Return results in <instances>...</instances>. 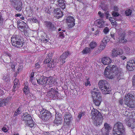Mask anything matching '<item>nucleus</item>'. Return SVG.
Masks as SVG:
<instances>
[{
	"instance_id": "f257e3e1",
	"label": "nucleus",
	"mask_w": 135,
	"mask_h": 135,
	"mask_svg": "<svg viewBox=\"0 0 135 135\" xmlns=\"http://www.w3.org/2000/svg\"><path fill=\"white\" fill-rule=\"evenodd\" d=\"M91 118L94 120V124L96 126L102 124L103 118L100 113L97 110L93 108L90 113Z\"/></svg>"
},
{
	"instance_id": "f03ea898",
	"label": "nucleus",
	"mask_w": 135,
	"mask_h": 135,
	"mask_svg": "<svg viewBox=\"0 0 135 135\" xmlns=\"http://www.w3.org/2000/svg\"><path fill=\"white\" fill-rule=\"evenodd\" d=\"M114 135H124L125 128L122 123L118 122L115 123L113 128Z\"/></svg>"
},
{
	"instance_id": "7ed1b4c3",
	"label": "nucleus",
	"mask_w": 135,
	"mask_h": 135,
	"mask_svg": "<svg viewBox=\"0 0 135 135\" xmlns=\"http://www.w3.org/2000/svg\"><path fill=\"white\" fill-rule=\"evenodd\" d=\"M134 96L128 93L126 95L124 99V104L127 105L131 110H135V104L133 100Z\"/></svg>"
},
{
	"instance_id": "20e7f679",
	"label": "nucleus",
	"mask_w": 135,
	"mask_h": 135,
	"mask_svg": "<svg viewBox=\"0 0 135 135\" xmlns=\"http://www.w3.org/2000/svg\"><path fill=\"white\" fill-rule=\"evenodd\" d=\"M98 86L103 94L106 95L110 92L111 89L108 82L106 80H100L98 82Z\"/></svg>"
},
{
	"instance_id": "39448f33",
	"label": "nucleus",
	"mask_w": 135,
	"mask_h": 135,
	"mask_svg": "<svg viewBox=\"0 0 135 135\" xmlns=\"http://www.w3.org/2000/svg\"><path fill=\"white\" fill-rule=\"evenodd\" d=\"M21 119L25 122V123L26 126L30 127L34 126L35 124V122L33 120L30 115L27 113L23 114Z\"/></svg>"
},
{
	"instance_id": "423d86ee",
	"label": "nucleus",
	"mask_w": 135,
	"mask_h": 135,
	"mask_svg": "<svg viewBox=\"0 0 135 135\" xmlns=\"http://www.w3.org/2000/svg\"><path fill=\"white\" fill-rule=\"evenodd\" d=\"M11 41L12 45L17 48L22 47L24 43L23 40L17 35L12 37Z\"/></svg>"
},
{
	"instance_id": "0eeeda50",
	"label": "nucleus",
	"mask_w": 135,
	"mask_h": 135,
	"mask_svg": "<svg viewBox=\"0 0 135 135\" xmlns=\"http://www.w3.org/2000/svg\"><path fill=\"white\" fill-rule=\"evenodd\" d=\"M116 68L114 65L108 66L105 70V76L106 77L112 79L113 78V73L116 71Z\"/></svg>"
},
{
	"instance_id": "6e6552de",
	"label": "nucleus",
	"mask_w": 135,
	"mask_h": 135,
	"mask_svg": "<svg viewBox=\"0 0 135 135\" xmlns=\"http://www.w3.org/2000/svg\"><path fill=\"white\" fill-rule=\"evenodd\" d=\"M51 116L50 112L45 109H43L40 112V118L44 121L48 120Z\"/></svg>"
},
{
	"instance_id": "1a4fd4ad",
	"label": "nucleus",
	"mask_w": 135,
	"mask_h": 135,
	"mask_svg": "<svg viewBox=\"0 0 135 135\" xmlns=\"http://www.w3.org/2000/svg\"><path fill=\"white\" fill-rule=\"evenodd\" d=\"M56 88H55L54 86L49 90L48 95L50 98L52 99L54 97L55 98L57 97L59 93L56 90Z\"/></svg>"
},
{
	"instance_id": "9d476101",
	"label": "nucleus",
	"mask_w": 135,
	"mask_h": 135,
	"mask_svg": "<svg viewBox=\"0 0 135 135\" xmlns=\"http://www.w3.org/2000/svg\"><path fill=\"white\" fill-rule=\"evenodd\" d=\"M70 54V53L69 51L65 52L63 53L57 60H56V61L57 63H58L59 61H61L62 64L65 63V60L66 59Z\"/></svg>"
},
{
	"instance_id": "9b49d317",
	"label": "nucleus",
	"mask_w": 135,
	"mask_h": 135,
	"mask_svg": "<svg viewBox=\"0 0 135 135\" xmlns=\"http://www.w3.org/2000/svg\"><path fill=\"white\" fill-rule=\"evenodd\" d=\"M62 121V118L61 114L58 112L56 113L55 119L54 120V123L58 126L61 124Z\"/></svg>"
},
{
	"instance_id": "f8f14e48",
	"label": "nucleus",
	"mask_w": 135,
	"mask_h": 135,
	"mask_svg": "<svg viewBox=\"0 0 135 135\" xmlns=\"http://www.w3.org/2000/svg\"><path fill=\"white\" fill-rule=\"evenodd\" d=\"M71 118V114L69 112H67L65 113L64 115V125H69V124Z\"/></svg>"
},
{
	"instance_id": "ddd939ff",
	"label": "nucleus",
	"mask_w": 135,
	"mask_h": 135,
	"mask_svg": "<svg viewBox=\"0 0 135 135\" xmlns=\"http://www.w3.org/2000/svg\"><path fill=\"white\" fill-rule=\"evenodd\" d=\"M111 129V127L109 125L106 123H105L104 127L102 129V134L103 135H108L109 130Z\"/></svg>"
},
{
	"instance_id": "4468645a",
	"label": "nucleus",
	"mask_w": 135,
	"mask_h": 135,
	"mask_svg": "<svg viewBox=\"0 0 135 135\" xmlns=\"http://www.w3.org/2000/svg\"><path fill=\"white\" fill-rule=\"evenodd\" d=\"M66 23L70 28L72 27L75 25V20L74 17L72 16H69L67 17Z\"/></svg>"
},
{
	"instance_id": "2eb2a0df",
	"label": "nucleus",
	"mask_w": 135,
	"mask_h": 135,
	"mask_svg": "<svg viewBox=\"0 0 135 135\" xmlns=\"http://www.w3.org/2000/svg\"><path fill=\"white\" fill-rule=\"evenodd\" d=\"M123 53V51L122 49L119 48H116L113 50L111 56L113 57H116L119 55L122 54Z\"/></svg>"
},
{
	"instance_id": "dca6fc26",
	"label": "nucleus",
	"mask_w": 135,
	"mask_h": 135,
	"mask_svg": "<svg viewBox=\"0 0 135 135\" xmlns=\"http://www.w3.org/2000/svg\"><path fill=\"white\" fill-rule=\"evenodd\" d=\"M127 64V68L129 71H132L134 69L135 67L134 60L133 59L128 61Z\"/></svg>"
},
{
	"instance_id": "f3484780",
	"label": "nucleus",
	"mask_w": 135,
	"mask_h": 135,
	"mask_svg": "<svg viewBox=\"0 0 135 135\" xmlns=\"http://www.w3.org/2000/svg\"><path fill=\"white\" fill-rule=\"evenodd\" d=\"M54 13L55 17L58 19L62 17L63 15V12L59 8L55 9Z\"/></svg>"
},
{
	"instance_id": "a211bd4d",
	"label": "nucleus",
	"mask_w": 135,
	"mask_h": 135,
	"mask_svg": "<svg viewBox=\"0 0 135 135\" xmlns=\"http://www.w3.org/2000/svg\"><path fill=\"white\" fill-rule=\"evenodd\" d=\"M99 91V90L98 88H94L91 90V93L92 97L93 99L94 98H98V97H101Z\"/></svg>"
},
{
	"instance_id": "6ab92c4d",
	"label": "nucleus",
	"mask_w": 135,
	"mask_h": 135,
	"mask_svg": "<svg viewBox=\"0 0 135 135\" xmlns=\"http://www.w3.org/2000/svg\"><path fill=\"white\" fill-rule=\"evenodd\" d=\"M47 78L41 76L37 80V83L40 85L45 86L47 83Z\"/></svg>"
},
{
	"instance_id": "aec40b11",
	"label": "nucleus",
	"mask_w": 135,
	"mask_h": 135,
	"mask_svg": "<svg viewBox=\"0 0 135 135\" xmlns=\"http://www.w3.org/2000/svg\"><path fill=\"white\" fill-rule=\"evenodd\" d=\"M45 25L49 31H52L56 29V28L54 24L50 22H46Z\"/></svg>"
},
{
	"instance_id": "412c9836",
	"label": "nucleus",
	"mask_w": 135,
	"mask_h": 135,
	"mask_svg": "<svg viewBox=\"0 0 135 135\" xmlns=\"http://www.w3.org/2000/svg\"><path fill=\"white\" fill-rule=\"evenodd\" d=\"M104 22V20L102 19L97 20L95 22L97 26L99 28H102L105 26Z\"/></svg>"
},
{
	"instance_id": "4be33fe9",
	"label": "nucleus",
	"mask_w": 135,
	"mask_h": 135,
	"mask_svg": "<svg viewBox=\"0 0 135 135\" xmlns=\"http://www.w3.org/2000/svg\"><path fill=\"white\" fill-rule=\"evenodd\" d=\"M102 63L104 65H107L110 63L112 60L109 57H104L102 59Z\"/></svg>"
},
{
	"instance_id": "5701e85b",
	"label": "nucleus",
	"mask_w": 135,
	"mask_h": 135,
	"mask_svg": "<svg viewBox=\"0 0 135 135\" xmlns=\"http://www.w3.org/2000/svg\"><path fill=\"white\" fill-rule=\"evenodd\" d=\"M122 114L127 117L126 119L132 118L133 116L131 113L129 112L126 109L123 110Z\"/></svg>"
},
{
	"instance_id": "b1692460",
	"label": "nucleus",
	"mask_w": 135,
	"mask_h": 135,
	"mask_svg": "<svg viewBox=\"0 0 135 135\" xmlns=\"http://www.w3.org/2000/svg\"><path fill=\"white\" fill-rule=\"evenodd\" d=\"M47 79L46 84L49 85L50 86V85L51 86L54 84L55 81V80L56 79H54L51 77H50L49 78H47Z\"/></svg>"
},
{
	"instance_id": "393cba45",
	"label": "nucleus",
	"mask_w": 135,
	"mask_h": 135,
	"mask_svg": "<svg viewBox=\"0 0 135 135\" xmlns=\"http://www.w3.org/2000/svg\"><path fill=\"white\" fill-rule=\"evenodd\" d=\"M125 34L122 33L119 35V37L118 38L117 41L119 43L126 42L127 41L126 39H124Z\"/></svg>"
},
{
	"instance_id": "a878e982",
	"label": "nucleus",
	"mask_w": 135,
	"mask_h": 135,
	"mask_svg": "<svg viewBox=\"0 0 135 135\" xmlns=\"http://www.w3.org/2000/svg\"><path fill=\"white\" fill-rule=\"evenodd\" d=\"M14 8L18 11H20L22 9V1H20L18 3L13 6Z\"/></svg>"
},
{
	"instance_id": "bb28decb",
	"label": "nucleus",
	"mask_w": 135,
	"mask_h": 135,
	"mask_svg": "<svg viewBox=\"0 0 135 135\" xmlns=\"http://www.w3.org/2000/svg\"><path fill=\"white\" fill-rule=\"evenodd\" d=\"M57 4L62 9H64L65 8V4L64 0H57Z\"/></svg>"
},
{
	"instance_id": "cd10ccee",
	"label": "nucleus",
	"mask_w": 135,
	"mask_h": 135,
	"mask_svg": "<svg viewBox=\"0 0 135 135\" xmlns=\"http://www.w3.org/2000/svg\"><path fill=\"white\" fill-rule=\"evenodd\" d=\"M18 27L20 30L24 32L25 34H26L27 30L28 28V26H23L20 25Z\"/></svg>"
},
{
	"instance_id": "c85d7f7f",
	"label": "nucleus",
	"mask_w": 135,
	"mask_h": 135,
	"mask_svg": "<svg viewBox=\"0 0 135 135\" xmlns=\"http://www.w3.org/2000/svg\"><path fill=\"white\" fill-rule=\"evenodd\" d=\"M97 98H94L93 100L95 105L98 106L100 105L102 100L101 97Z\"/></svg>"
},
{
	"instance_id": "c756f323",
	"label": "nucleus",
	"mask_w": 135,
	"mask_h": 135,
	"mask_svg": "<svg viewBox=\"0 0 135 135\" xmlns=\"http://www.w3.org/2000/svg\"><path fill=\"white\" fill-rule=\"evenodd\" d=\"M112 15L114 17V20L116 21H119V19L117 18V17L119 15V14L118 13L115 11H113L112 12Z\"/></svg>"
},
{
	"instance_id": "7c9ffc66",
	"label": "nucleus",
	"mask_w": 135,
	"mask_h": 135,
	"mask_svg": "<svg viewBox=\"0 0 135 135\" xmlns=\"http://www.w3.org/2000/svg\"><path fill=\"white\" fill-rule=\"evenodd\" d=\"M8 99H3L0 100V107H2L6 105V103H8Z\"/></svg>"
},
{
	"instance_id": "2f4dec72",
	"label": "nucleus",
	"mask_w": 135,
	"mask_h": 135,
	"mask_svg": "<svg viewBox=\"0 0 135 135\" xmlns=\"http://www.w3.org/2000/svg\"><path fill=\"white\" fill-rule=\"evenodd\" d=\"M91 52V49L90 47H85L82 51V53L84 54L89 53Z\"/></svg>"
},
{
	"instance_id": "473e14b6",
	"label": "nucleus",
	"mask_w": 135,
	"mask_h": 135,
	"mask_svg": "<svg viewBox=\"0 0 135 135\" xmlns=\"http://www.w3.org/2000/svg\"><path fill=\"white\" fill-rule=\"evenodd\" d=\"M85 114V112H79L78 114L77 118L76 119L77 120L78 122L79 121L81 118V117L84 115Z\"/></svg>"
},
{
	"instance_id": "72a5a7b5",
	"label": "nucleus",
	"mask_w": 135,
	"mask_h": 135,
	"mask_svg": "<svg viewBox=\"0 0 135 135\" xmlns=\"http://www.w3.org/2000/svg\"><path fill=\"white\" fill-rule=\"evenodd\" d=\"M2 80L5 82L8 83L9 82V77L8 75H4L2 78Z\"/></svg>"
},
{
	"instance_id": "f704fd0d",
	"label": "nucleus",
	"mask_w": 135,
	"mask_h": 135,
	"mask_svg": "<svg viewBox=\"0 0 135 135\" xmlns=\"http://www.w3.org/2000/svg\"><path fill=\"white\" fill-rule=\"evenodd\" d=\"M96 43L94 42H91L89 44V46L91 49H93L97 46Z\"/></svg>"
},
{
	"instance_id": "c9c22d12",
	"label": "nucleus",
	"mask_w": 135,
	"mask_h": 135,
	"mask_svg": "<svg viewBox=\"0 0 135 135\" xmlns=\"http://www.w3.org/2000/svg\"><path fill=\"white\" fill-rule=\"evenodd\" d=\"M23 91L25 94H27L29 93V90L27 86H25L23 88Z\"/></svg>"
},
{
	"instance_id": "e433bc0d",
	"label": "nucleus",
	"mask_w": 135,
	"mask_h": 135,
	"mask_svg": "<svg viewBox=\"0 0 135 135\" xmlns=\"http://www.w3.org/2000/svg\"><path fill=\"white\" fill-rule=\"evenodd\" d=\"M20 1H21V0H10L11 4L12 6H13L18 3Z\"/></svg>"
},
{
	"instance_id": "4c0bfd02",
	"label": "nucleus",
	"mask_w": 135,
	"mask_h": 135,
	"mask_svg": "<svg viewBox=\"0 0 135 135\" xmlns=\"http://www.w3.org/2000/svg\"><path fill=\"white\" fill-rule=\"evenodd\" d=\"M132 118H129V119H126L125 120V121L126 122V124L128 126L130 125L131 123H132L133 122V120H131V119Z\"/></svg>"
},
{
	"instance_id": "58836bf2",
	"label": "nucleus",
	"mask_w": 135,
	"mask_h": 135,
	"mask_svg": "<svg viewBox=\"0 0 135 135\" xmlns=\"http://www.w3.org/2000/svg\"><path fill=\"white\" fill-rule=\"evenodd\" d=\"M19 83L18 80L17 79H15L13 83L14 85L13 86V88H16L18 86V84Z\"/></svg>"
},
{
	"instance_id": "ea45409f",
	"label": "nucleus",
	"mask_w": 135,
	"mask_h": 135,
	"mask_svg": "<svg viewBox=\"0 0 135 135\" xmlns=\"http://www.w3.org/2000/svg\"><path fill=\"white\" fill-rule=\"evenodd\" d=\"M56 66V64L54 65V62H52V61L50 62L48 64V67L50 68H54Z\"/></svg>"
},
{
	"instance_id": "a19ab883",
	"label": "nucleus",
	"mask_w": 135,
	"mask_h": 135,
	"mask_svg": "<svg viewBox=\"0 0 135 135\" xmlns=\"http://www.w3.org/2000/svg\"><path fill=\"white\" fill-rule=\"evenodd\" d=\"M15 64L13 62H10L9 63V65L11 67L12 69L14 71L15 70Z\"/></svg>"
},
{
	"instance_id": "79ce46f5",
	"label": "nucleus",
	"mask_w": 135,
	"mask_h": 135,
	"mask_svg": "<svg viewBox=\"0 0 135 135\" xmlns=\"http://www.w3.org/2000/svg\"><path fill=\"white\" fill-rule=\"evenodd\" d=\"M86 80L85 82V85L86 86H90L91 84H90V81L89 80V78H86Z\"/></svg>"
},
{
	"instance_id": "37998d69",
	"label": "nucleus",
	"mask_w": 135,
	"mask_h": 135,
	"mask_svg": "<svg viewBox=\"0 0 135 135\" xmlns=\"http://www.w3.org/2000/svg\"><path fill=\"white\" fill-rule=\"evenodd\" d=\"M109 40V38L107 36H105L104 37L102 41L105 43L107 44V42H108Z\"/></svg>"
},
{
	"instance_id": "c03bdc74",
	"label": "nucleus",
	"mask_w": 135,
	"mask_h": 135,
	"mask_svg": "<svg viewBox=\"0 0 135 135\" xmlns=\"http://www.w3.org/2000/svg\"><path fill=\"white\" fill-rule=\"evenodd\" d=\"M132 13V12L131 10L130 9L126 10L125 12V14L127 16H129L131 15Z\"/></svg>"
},
{
	"instance_id": "a18cd8bd",
	"label": "nucleus",
	"mask_w": 135,
	"mask_h": 135,
	"mask_svg": "<svg viewBox=\"0 0 135 135\" xmlns=\"http://www.w3.org/2000/svg\"><path fill=\"white\" fill-rule=\"evenodd\" d=\"M59 36L60 38H62L64 37V35L62 31H61L59 33Z\"/></svg>"
},
{
	"instance_id": "49530a36",
	"label": "nucleus",
	"mask_w": 135,
	"mask_h": 135,
	"mask_svg": "<svg viewBox=\"0 0 135 135\" xmlns=\"http://www.w3.org/2000/svg\"><path fill=\"white\" fill-rule=\"evenodd\" d=\"M50 60L49 57H48L46 59H45L44 61V63L45 64L48 63L49 64L50 62Z\"/></svg>"
},
{
	"instance_id": "de8ad7c7",
	"label": "nucleus",
	"mask_w": 135,
	"mask_h": 135,
	"mask_svg": "<svg viewBox=\"0 0 135 135\" xmlns=\"http://www.w3.org/2000/svg\"><path fill=\"white\" fill-rule=\"evenodd\" d=\"M30 20L32 21L33 22L35 23L37 22L38 20L36 19L35 17H32L30 18Z\"/></svg>"
},
{
	"instance_id": "09e8293b",
	"label": "nucleus",
	"mask_w": 135,
	"mask_h": 135,
	"mask_svg": "<svg viewBox=\"0 0 135 135\" xmlns=\"http://www.w3.org/2000/svg\"><path fill=\"white\" fill-rule=\"evenodd\" d=\"M133 123H131L129 126V127H131L132 129L134 128L135 127V122L133 121Z\"/></svg>"
},
{
	"instance_id": "8fccbe9b",
	"label": "nucleus",
	"mask_w": 135,
	"mask_h": 135,
	"mask_svg": "<svg viewBox=\"0 0 135 135\" xmlns=\"http://www.w3.org/2000/svg\"><path fill=\"white\" fill-rule=\"evenodd\" d=\"M109 30L108 28L107 27H105L103 30L105 34H107L109 32Z\"/></svg>"
},
{
	"instance_id": "3c124183",
	"label": "nucleus",
	"mask_w": 135,
	"mask_h": 135,
	"mask_svg": "<svg viewBox=\"0 0 135 135\" xmlns=\"http://www.w3.org/2000/svg\"><path fill=\"white\" fill-rule=\"evenodd\" d=\"M3 18L2 15H0V26L3 24Z\"/></svg>"
},
{
	"instance_id": "603ef678",
	"label": "nucleus",
	"mask_w": 135,
	"mask_h": 135,
	"mask_svg": "<svg viewBox=\"0 0 135 135\" xmlns=\"http://www.w3.org/2000/svg\"><path fill=\"white\" fill-rule=\"evenodd\" d=\"M40 63V62H38L36 63L35 65V67L36 68L38 69L41 67Z\"/></svg>"
},
{
	"instance_id": "864d4df0",
	"label": "nucleus",
	"mask_w": 135,
	"mask_h": 135,
	"mask_svg": "<svg viewBox=\"0 0 135 135\" xmlns=\"http://www.w3.org/2000/svg\"><path fill=\"white\" fill-rule=\"evenodd\" d=\"M98 14L99 16L101 18H103L104 16V14L103 13H102L101 12L99 11L98 12Z\"/></svg>"
},
{
	"instance_id": "5fc2aeb1",
	"label": "nucleus",
	"mask_w": 135,
	"mask_h": 135,
	"mask_svg": "<svg viewBox=\"0 0 135 135\" xmlns=\"http://www.w3.org/2000/svg\"><path fill=\"white\" fill-rule=\"evenodd\" d=\"M124 49L126 51V53H129L130 49L129 47H127V46H125L124 47Z\"/></svg>"
},
{
	"instance_id": "6e6d98bb",
	"label": "nucleus",
	"mask_w": 135,
	"mask_h": 135,
	"mask_svg": "<svg viewBox=\"0 0 135 135\" xmlns=\"http://www.w3.org/2000/svg\"><path fill=\"white\" fill-rule=\"evenodd\" d=\"M123 75V74L122 73H117V76H118V78L119 79L122 78Z\"/></svg>"
},
{
	"instance_id": "4d7b16f0",
	"label": "nucleus",
	"mask_w": 135,
	"mask_h": 135,
	"mask_svg": "<svg viewBox=\"0 0 135 135\" xmlns=\"http://www.w3.org/2000/svg\"><path fill=\"white\" fill-rule=\"evenodd\" d=\"M115 34L113 33L112 32L110 33V35L111 37L114 40L115 39Z\"/></svg>"
},
{
	"instance_id": "13d9d810",
	"label": "nucleus",
	"mask_w": 135,
	"mask_h": 135,
	"mask_svg": "<svg viewBox=\"0 0 135 135\" xmlns=\"http://www.w3.org/2000/svg\"><path fill=\"white\" fill-rule=\"evenodd\" d=\"M119 105H123V100L122 99H120L119 100Z\"/></svg>"
},
{
	"instance_id": "bf43d9fd",
	"label": "nucleus",
	"mask_w": 135,
	"mask_h": 135,
	"mask_svg": "<svg viewBox=\"0 0 135 135\" xmlns=\"http://www.w3.org/2000/svg\"><path fill=\"white\" fill-rule=\"evenodd\" d=\"M4 54L6 56H8L9 57L10 59H11V57H12V55L10 53L7 52H5Z\"/></svg>"
},
{
	"instance_id": "052dcab7",
	"label": "nucleus",
	"mask_w": 135,
	"mask_h": 135,
	"mask_svg": "<svg viewBox=\"0 0 135 135\" xmlns=\"http://www.w3.org/2000/svg\"><path fill=\"white\" fill-rule=\"evenodd\" d=\"M22 22V21L21 20H20L17 21V25L18 27L20 25H21V23Z\"/></svg>"
},
{
	"instance_id": "680f3d73",
	"label": "nucleus",
	"mask_w": 135,
	"mask_h": 135,
	"mask_svg": "<svg viewBox=\"0 0 135 135\" xmlns=\"http://www.w3.org/2000/svg\"><path fill=\"white\" fill-rule=\"evenodd\" d=\"M22 68V66L21 65L19 66L18 68L17 69V72H19L21 70V69Z\"/></svg>"
},
{
	"instance_id": "e2e57ef3",
	"label": "nucleus",
	"mask_w": 135,
	"mask_h": 135,
	"mask_svg": "<svg viewBox=\"0 0 135 135\" xmlns=\"http://www.w3.org/2000/svg\"><path fill=\"white\" fill-rule=\"evenodd\" d=\"M132 83L133 85L135 86V75L133 77L132 80Z\"/></svg>"
},
{
	"instance_id": "0e129e2a",
	"label": "nucleus",
	"mask_w": 135,
	"mask_h": 135,
	"mask_svg": "<svg viewBox=\"0 0 135 135\" xmlns=\"http://www.w3.org/2000/svg\"><path fill=\"white\" fill-rule=\"evenodd\" d=\"M106 44L104 42H102V43L101 44V45L102 46L103 48H105V47L106 46Z\"/></svg>"
},
{
	"instance_id": "69168bd1",
	"label": "nucleus",
	"mask_w": 135,
	"mask_h": 135,
	"mask_svg": "<svg viewBox=\"0 0 135 135\" xmlns=\"http://www.w3.org/2000/svg\"><path fill=\"white\" fill-rule=\"evenodd\" d=\"M21 109V108L20 107H19V108H18L17 109V110L16 111V112L18 114H20L21 113V110H20Z\"/></svg>"
},
{
	"instance_id": "338daca9",
	"label": "nucleus",
	"mask_w": 135,
	"mask_h": 135,
	"mask_svg": "<svg viewBox=\"0 0 135 135\" xmlns=\"http://www.w3.org/2000/svg\"><path fill=\"white\" fill-rule=\"evenodd\" d=\"M2 130L4 132H7L8 131V129L5 127H3L2 128Z\"/></svg>"
},
{
	"instance_id": "774afa93",
	"label": "nucleus",
	"mask_w": 135,
	"mask_h": 135,
	"mask_svg": "<svg viewBox=\"0 0 135 135\" xmlns=\"http://www.w3.org/2000/svg\"><path fill=\"white\" fill-rule=\"evenodd\" d=\"M105 15H106V18L108 19L109 16V12H106L105 13Z\"/></svg>"
}]
</instances>
